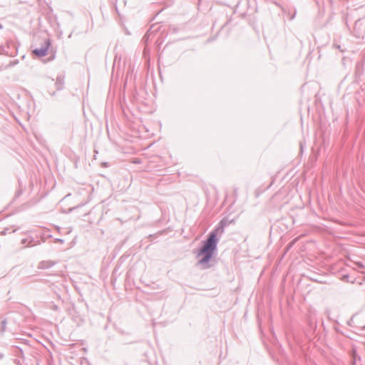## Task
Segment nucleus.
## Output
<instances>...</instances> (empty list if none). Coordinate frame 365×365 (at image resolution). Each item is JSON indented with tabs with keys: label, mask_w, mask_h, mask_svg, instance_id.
Masks as SVG:
<instances>
[{
	"label": "nucleus",
	"mask_w": 365,
	"mask_h": 365,
	"mask_svg": "<svg viewBox=\"0 0 365 365\" xmlns=\"http://www.w3.org/2000/svg\"><path fill=\"white\" fill-rule=\"evenodd\" d=\"M221 232L220 225L214 230L210 232L206 240L202 241V245L196 250L197 257H201L197 264L203 269H208L211 267L210 262L215 256L217 250L218 238L217 233Z\"/></svg>",
	"instance_id": "f257e3e1"
},
{
	"label": "nucleus",
	"mask_w": 365,
	"mask_h": 365,
	"mask_svg": "<svg viewBox=\"0 0 365 365\" xmlns=\"http://www.w3.org/2000/svg\"><path fill=\"white\" fill-rule=\"evenodd\" d=\"M307 335L308 336H311L313 335L317 329V320L316 318L315 311L309 310L308 315L307 317Z\"/></svg>",
	"instance_id": "f03ea898"
},
{
	"label": "nucleus",
	"mask_w": 365,
	"mask_h": 365,
	"mask_svg": "<svg viewBox=\"0 0 365 365\" xmlns=\"http://www.w3.org/2000/svg\"><path fill=\"white\" fill-rule=\"evenodd\" d=\"M34 184H19V187L15 192L14 200L22 197L24 199V195L29 194L32 190Z\"/></svg>",
	"instance_id": "7ed1b4c3"
},
{
	"label": "nucleus",
	"mask_w": 365,
	"mask_h": 365,
	"mask_svg": "<svg viewBox=\"0 0 365 365\" xmlns=\"http://www.w3.org/2000/svg\"><path fill=\"white\" fill-rule=\"evenodd\" d=\"M50 46L49 41L46 40L44 43V45L41 48H36L33 51V53L38 57L44 56L47 54V51L48 49V47Z\"/></svg>",
	"instance_id": "20e7f679"
},
{
	"label": "nucleus",
	"mask_w": 365,
	"mask_h": 365,
	"mask_svg": "<svg viewBox=\"0 0 365 365\" xmlns=\"http://www.w3.org/2000/svg\"><path fill=\"white\" fill-rule=\"evenodd\" d=\"M55 264V262L51 260L42 261L39 263L38 268L43 269H49L52 267Z\"/></svg>",
	"instance_id": "39448f33"
},
{
	"label": "nucleus",
	"mask_w": 365,
	"mask_h": 365,
	"mask_svg": "<svg viewBox=\"0 0 365 365\" xmlns=\"http://www.w3.org/2000/svg\"><path fill=\"white\" fill-rule=\"evenodd\" d=\"M15 356L17 357L16 359H22V361H24V352L22 349L19 347H16L14 351Z\"/></svg>",
	"instance_id": "423d86ee"
},
{
	"label": "nucleus",
	"mask_w": 365,
	"mask_h": 365,
	"mask_svg": "<svg viewBox=\"0 0 365 365\" xmlns=\"http://www.w3.org/2000/svg\"><path fill=\"white\" fill-rule=\"evenodd\" d=\"M40 244V241H36L33 237L29 239L28 245L26 247H34Z\"/></svg>",
	"instance_id": "0eeeda50"
},
{
	"label": "nucleus",
	"mask_w": 365,
	"mask_h": 365,
	"mask_svg": "<svg viewBox=\"0 0 365 365\" xmlns=\"http://www.w3.org/2000/svg\"><path fill=\"white\" fill-rule=\"evenodd\" d=\"M6 324H7V320L6 318H4L3 319H1V332L3 334L4 331H6Z\"/></svg>",
	"instance_id": "6e6552de"
},
{
	"label": "nucleus",
	"mask_w": 365,
	"mask_h": 365,
	"mask_svg": "<svg viewBox=\"0 0 365 365\" xmlns=\"http://www.w3.org/2000/svg\"><path fill=\"white\" fill-rule=\"evenodd\" d=\"M220 228H221V232L224 231L225 227H226L228 225V220L225 218H223L220 222Z\"/></svg>",
	"instance_id": "1a4fd4ad"
},
{
	"label": "nucleus",
	"mask_w": 365,
	"mask_h": 365,
	"mask_svg": "<svg viewBox=\"0 0 365 365\" xmlns=\"http://www.w3.org/2000/svg\"><path fill=\"white\" fill-rule=\"evenodd\" d=\"M16 230V229H14V230H11V228L9 227H6V228H4L2 231H1L0 234L1 235H6L7 233H14Z\"/></svg>",
	"instance_id": "9d476101"
},
{
	"label": "nucleus",
	"mask_w": 365,
	"mask_h": 365,
	"mask_svg": "<svg viewBox=\"0 0 365 365\" xmlns=\"http://www.w3.org/2000/svg\"><path fill=\"white\" fill-rule=\"evenodd\" d=\"M51 237H52L51 235L46 234V233H43L41 235V237L43 242H45L46 240V239L51 238Z\"/></svg>",
	"instance_id": "9b49d317"
},
{
	"label": "nucleus",
	"mask_w": 365,
	"mask_h": 365,
	"mask_svg": "<svg viewBox=\"0 0 365 365\" xmlns=\"http://www.w3.org/2000/svg\"><path fill=\"white\" fill-rule=\"evenodd\" d=\"M14 362L15 365H23L24 361H22V359H15Z\"/></svg>",
	"instance_id": "f8f14e48"
},
{
	"label": "nucleus",
	"mask_w": 365,
	"mask_h": 365,
	"mask_svg": "<svg viewBox=\"0 0 365 365\" xmlns=\"http://www.w3.org/2000/svg\"><path fill=\"white\" fill-rule=\"evenodd\" d=\"M64 240L63 239H61V238H56L54 240V242L57 243H63Z\"/></svg>",
	"instance_id": "ddd939ff"
},
{
	"label": "nucleus",
	"mask_w": 365,
	"mask_h": 365,
	"mask_svg": "<svg viewBox=\"0 0 365 365\" xmlns=\"http://www.w3.org/2000/svg\"><path fill=\"white\" fill-rule=\"evenodd\" d=\"M28 242H29V239H27V238H24V239L21 240L22 245H26Z\"/></svg>",
	"instance_id": "4468645a"
},
{
	"label": "nucleus",
	"mask_w": 365,
	"mask_h": 365,
	"mask_svg": "<svg viewBox=\"0 0 365 365\" xmlns=\"http://www.w3.org/2000/svg\"><path fill=\"white\" fill-rule=\"evenodd\" d=\"M77 207H71L68 209V212H72L73 210H75Z\"/></svg>",
	"instance_id": "2eb2a0df"
},
{
	"label": "nucleus",
	"mask_w": 365,
	"mask_h": 365,
	"mask_svg": "<svg viewBox=\"0 0 365 365\" xmlns=\"http://www.w3.org/2000/svg\"><path fill=\"white\" fill-rule=\"evenodd\" d=\"M363 330H365V325L362 327Z\"/></svg>",
	"instance_id": "dca6fc26"
}]
</instances>
